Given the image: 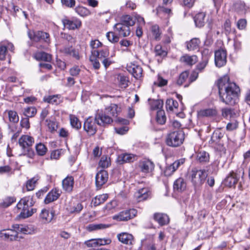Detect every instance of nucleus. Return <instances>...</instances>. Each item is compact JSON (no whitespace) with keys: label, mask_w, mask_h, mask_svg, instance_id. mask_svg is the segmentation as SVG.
Masks as SVG:
<instances>
[{"label":"nucleus","mask_w":250,"mask_h":250,"mask_svg":"<svg viewBox=\"0 0 250 250\" xmlns=\"http://www.w3.org/2000/svg\"><path fill=\"white\" fill-rule=\"evenodd\" d=\"M149 195L148 189L146 188L140 189L135 193V197L138 202L143 201L147 199Z\"/></svg>","instance_id":"nucleus-24"},{"label":"nucleus","mask_w":250,"mask_h":250,"mask_svg":"<svg viewBox=\"0 0 250 250\" xmlns=\"http://www.w3.org/2000/svg\"><path fill=\"white\" fill-rule=\"evenodd\" d=\"M37 113V109L34 107H29L25 108L24 111V115L28 117H32L35 116Z\"/></svg>","instance_id":"nucleus-50"},{"label":"nucleus","mask_w":250,"mask_h":250,"mask_svg":"<svg viewBox=\"0 0 250 250\" xmlns=\"http://www.w3.org/2000/svg\"><path fill=\"white\" fill-rule=\"evenodd\" d=\"M108 197V196L107 194H103L96 196L92 200V203L94 206H98L104 203L107 199Z\"/></svg>","instance_id":"nucleus-33"},{"label":"nucleus","mask_w":250,"mask_h":250,"mask_svg":"<svg viewBox=\"0 0 250 250\" xmlns=\"http://www.w3.org/2000/svg\"><path fill=\"white\" fill-rule=\"evenodd\" d=\"M224 31L226 35L229 34L231 32V22L229 19L226 20L224 24Z\"/></svg>","instance_id":"nucleus-62"},{"label":"nucleus","mask_w":250,"mask_h":250,"mask_svg":"<svg viewBox=\"0 0 250 250\" xmlns=\"http://www.w3.org/2000/svg\"><path fill=\"white\" fill-rule=\"evenodd\" d=\"M187 188V183L183 178H179L173 184V189L175 191L182 192Z\"/></svg>","instance_id":"nucleus-19"},{"label":"nucleus","mask_w":250,"mask_h":250,"mask_svg":"<svg viewBox=\"0 0 250 250\" xmlns=\"http://www.w3.org/2000/svg\"><path fill=\"white\" fill-rule=\"evenodd\" d=\"M108 179V172L105 170H100L97 173L95 177L96 187L98 188H101L107 182Z\"/></svg>","instance_id":"nucleus-10"},{"label":"nucleus","mask_w":250,"mask_h":250,"mask_svg":"<svg viewBox=\"0 0 250 250\" xmlns=\"http://www.w3.org/2000/svg\"><path fill=\"white\" fill-rule=\"evenodd\" d=\"M206 14L204 12H199L194 17V21L196 26L198 27H202L205 25V18Z\"/></svg>","instance_id":"nucleus-28"},{"label":"nucleus","mask_w":250,"mask_h":250,"mask_svg":"<svg viewBox=\"0 0 250 250\" xmlns=\"http://www.w3.org/2000/svg\"><path fill=\"white\" fill-rule=\"evenodd\" d=\"M154 163L149 160H145L140 161L139 167L141 171L144 173L151 172L154 168Z\"/></svg>","instance_id":"nucleus-15"},{"label":"nucleus","mask_w":250,"mask_h":250,"mask_svg":"<svg viewBox=\"0 0 250 250\" xmlns=\"http://www.w3.org/2000/svg\"><path fill=\"white\" fill-rule=\"evenodd\" d=\"M164 104L163 101L162 100H155L152 103V108L153 109H159L162 110L161 108L163 107Z\"/></svg>","instance_id":"nucleus-59"},{"label":"nucleus","mask_w":250,"mask_h":250,"mask_svg":"<svg viewBox=\"0 0 250 250\" xmlns=\"http://www.w3.org/2000/svg\"><path fill=\"white\" fill-rule=\"evenodd\" d=\"M59 196L60 194L56 190H52L47 194L44 202L45 204H48L56 200Z\"/></svg>","instance_id":"nucleus-30"},{"label":"nucleus","mask_w":250,"mask_h":250,"mask_svg":"<svg viewBox=\"0 0 250 250\" xmlns=\"http://www.w3.org/2000/svg\"><path fill=\"white\" fill-rule=\"evenodd\" d=\"M91 52H96L98 53L96 57H97L100 60L108 57L109 55V49L107 47H104L102 49L100 50H91Z\"/></svg>","instance_id":"nucleus-36"},{"label":"nucleus","mask_w":250,"mask_h":250,"mask_svg":"<svg viewBox=\"0 0 250 250\" xmlns=\"http://www.w3.org/2000/svg\"><path fill=\"white\" fill-rule=\"evenodd\" d=\"M155 52L156 56L164 57L167 54V53L165 51L162 50V46L160 45H157L155 46Z\"/></svg>","instance_id":"nucleus-61"},{"label":"nucleus","mask_w":250,"mask_h":250,"mask_svg":"<svg viewBox=\"0 0 250 250\" xmlns=\"http://www.w3.org/2000/svg\"><path fill=\"white\" fill-rule=\"evenodd\" d=\"M91 50H97V49L102 47L103 44L98 40H91L89 43Z\"/></svg>","instance_id":"nucleus-57"},{"label":"nucleus","mask_w":250,"mask_h":250,"mask_svg":"<svg viewBox=\"0 0 250 250\" xmlns=\"http://www.w3.org/2000/svg\"><path fill=\"white\" fill-rule=\"evenodd\" d=\"M239 176L236 173L231 171L224 181V185L228 187H235L238 182Z\"/></svg>","instance_id":"nucleus-13"},{"label":"nucleus","mask_w":250,"mask_h":250,"mask_svg":"<svg viewBox=\"0 0 250 250\" xmlns=\"http://www.w3.org/2000/svg\"><path fill=\"white\" fill-rule=\"evenodd\" d=\"M54 214V212H51L50 213L48 210L43 209L40 216L44 223H49L53 219Z\"/></svg>","instance_id":"nucleus-29"},{"label":"nucleus","mask_w":250,"mask_h":250,"mask_svg":"<svg viewBox=\"0 0 250 250\" xmlns=\"http://www.w3.org/2000/svg\"><path fill=\"white\" fill-rule=\"evenodd\" d=\"M215 63L218 67H221L226 64L227 62V51L225 49L221 48L216 50L214 53Z\"/></svg>","instance_id":"nucleus-8"},{"label":"nucleus","mask_w":250,"mask_h":250,"mask_svg":"<svg viewBox=\"0 0 250 250\" xmlns=\"http://www.w3.org/2000/svg\"><path fill=\"white\" fill-rule=\"evenodd\" d=\"M220 100L226 104L233 105L238 100L239 87L229 81L227 75L221 78L217 83Z\"/></svg>","instance_id":"nucleus-1"},{"label":"nucleus","mask_w":250,"mask_h":250,"mask_svg":"<svg viewBox=\"0 0 250 250\" xmlns=\"http://www.w3.org/2000/svg\"><path fill=\"white\" fill-rule=\"evenodd\" d=\"M153 217L154 219L161 226L168 224L169 221L168 216L163 213H156L154 214Z\"/></svg>","instance_id":"nucleus-25"},{"label":"nucleus","mask_w":250,"mask_h":250,"mask_svg":"<svg viewBox=\"0 0 250 250\" xmlns=\"http://www.w3.org/2000/svg\"><path fill=\"white\" fill-rule=\"evenodd\" d=\"M61 2L63 5L68 8H73L75 5V0H61Z\"/></svg>","instance_id":"nucleus-64"},{"label":"nucleus","mask_w":250,"mask_h":250,"mask_svg":"<svg viewBox=\"0 0 250 250\" xmlns=\"http://www.w3.org/2000/svg\"><path fill=\"white\" fill-rule=\"evenodd\" d=\"M34 58L38 61H44L50 62L51 59V56L44 52H38L35 54Z\"/></svg>","instance_id":"nucleus-31"},{"label":"nucleus","mask_w":250,"mask_h":250,"mask_svg":"<svg viewBox=\"0 0 250 250\" xmlns=\"http://www.w3.org/2000/svg\"><path fill=\"white\" fill-rule=\"evenodd\" d=\"M105 110L106 113H107L111 117H117L118 113L121 111V108L117 104H112L106 107Z\"/></svg>","instance_id":"nucleus-27"},{"label":"nucleus","mask_w":250,"mask_h":250,"mask_svg":"<svg viewBox=\"0 0 250 250\" xmlns=\"http://www.w3.org/2000/svg\"><path fill=\"white\" fill-rule=\"evenodd\" d=\"M136 160V156L132 154H121L118 157L117 161L120 165L125 163H132Z\"/></svg>","instance_id":"nucleus-18"},{"label":"nucleus","mask_w":250,"mask_h":250,"mask_svg":"<svg viewBox=\"0 0 250 250\" xmlns=\"http://www.w3.org/2000/svg\"><path fill=\"white\" fill-rule=\"evenodd\" d=\"M222 115L224 118H233L236 114L234 109L230 108H224L222 109Z\"/></svg>","instance_id":"nucleus-43"},{"label":"nucleus","mask_w":250,"mask_h":250,"mask_svg":"<svg viewBox=\"0 0 250 250\" xmlns=\"http://www.w3.org/2000/svg\"><path fill=\"white\" fill-rule=\"evenodd\" d=\"M74 181L72 176H67L62 181L63 189L67 192H71L73 190Z\"/></svg>","instance_id":"nucleus-22"},{"label":"nucleus","mask_w":250,"mask_h":250,"mask_svg":"<svg viewBox=\"0 0 250 250\" xmlns=\"http://www.w3.org/2000/svg\"><path fill=\"white\" fill-rule=\"evenodd\" d=\"M167 83V81L163 79L161 76L158 75L157 82L154 83V84L157 85L159 87L165 86Z\"/></svg>","instance_id":"nucleus-60"},{"label":"nucleus","mask_w":250,"mask_h":250,"mask_svg":"<svg viewBox=\"0 0 250 250\" xmlns=\"http://www.w3.org/2000/svg\"><path fill=\"white\" fill-rule=\"evenodd\" d=\"M97 54L98 53L96 52H91V55L89 57V60L95 69H98L100 67V63L98 60L99 59L96 57Z\"/></svg>","instance_id":"nucleus-35"},{"label":"nucleus","mask_w":250,"mask_h":250,"mask_svg":"<svg viewBox=\"0 0 250 250\" xmlns=\"http://www.w3.org/2000/svg\"><path fill=\"white\" fill-rule=\"evenodd\" d=\"M200 41L199 39L193 38L189 42H187V49L189 50H194L198 48Z\"/></svg>","instance_id":"nucleus-34"},{"label":"nucleus","mask_w":250,"mask_h":250,"mask_svg":"<svg viewBox=\"0 0 250 250\" xmlns=\"http://www.w3.org/2000/svg\"><path fill=\"white\" fill-rule=\"evenodd\" d=\"M95 122L92 117H89L84 123L83 128L89 135H93L97 131Z\"/></svg>","instance_id":"nucleus-11"},{"label":"nucleus","mask_w":250,"mask_h":250,"mask_svg":"<svg viewBox=\"0 0 250 250\" xmlns=\"http://www.w3.org/2000/svg\"><path fill=\"white\" fill-rule=\"evenodd\" d=\"M83 205L79 202H69L66 205V209L70 214H77L83 209Z\"/></svg>","instance_id":"nucleus-14"},{"label":"nucleus","mask_w":250,"mask_h":250,"mask_svg":"<svg viewBox=\"0 0 250 250\" xmlns=\"http://www.w3.org/2000/svg\"><path fill=\"white\" fill-rule=\"evenodd\" d=\"M46 122L48 130L50 132L54 133L57 130L58 127V123L57 122L47 119Z\"/></svg>","instance_id":"nucleus-44"},{"label":"nucleus","mask_w":250,"mask_h":250,"mask_svg":"<svg viewBox=\"0 0 250 250\" xmlns=\"http://www.w3.org/2000/svg\"><path fill=\"white\" fill-rule=\"evenodd\" d=\"M37 180V179L33 178L27 181L26 186L28 191L32 190L34 189Z\"/></svg>","instance_id":"nucleus-56"},{"label":"nucleus","mask_w":250,"mask_h":250,"mask_svg":"<svg viewBox=\"0 0 250 250\" xmlns=\"http://www.w3.org/2000/svg\"><path fill=\"white\" fill-rule=\"evenodd\" d=\"M95 120L98 125H104L105 124H109L113 122L111 117L106 113V110H98L95 117Z\"/></svg>","instance_id":"nucleus-6"},{"label":"nucleus","mask_w":250,"mask_h":250,"mask_svg":"<svg viewBox=\"0 0 250 250\" xmlns=\"http://www.w3.org/2000/svg\"><path fill=\"white\" fill-rule=\"evenodd\" d=\"M36 150L39 155L43 156L46 154L47 148L43 144L40 143L36 145Z\"/></svg>","instance_id":"nucleus-45"},{"label":"nucleus","mask_w":250,"mask_h":250,"mask_svg":"<svg viewBox=\"0 0 250 250\" xmlns=\"http://www.w3.org/2000/svg\"><path fill=\"white\" fill-rule=\"evenodd\" d=\"M128 71L136 79H140L142 77L143 69L138 65L134 64L127 67Z\"/></svg>","instance_id":"nucleus-16"},{"label":"nucleus","mask_w":250,"mask_h":250,"mask_svg":"<svg viewBox=\"0 0 250 250\" xmlns=\"http://www.w3.org/2000/svg\"><path fill=\"white\" fill-rule=\"evenodd\" d=\"M151 32L153 36L156 40H160L161 33L160 32L159 27L157 25H154L151 27Z\"/></svg>","instance_id":"nucleus-53"},{"label":"nucleus","mask_w":250,"mask_h":250,"mask_svg":"<svg viewBox=\"0 0 250 250\" xmlns=\"http://www.w3.org/2000/svg\"><path fill=\"white\" fill-rule=\"evenodd\" d=\"M188 76V72L187 71L183 72L179 75L176 83L178 85H181L185 82Z\"/></svg>","instance_id":"nucleus-52"},{"label":"nucleus","mask_w":250,"mask_h":250,"mask_svg":"<svg viewBox=\"0 0 250 250\" xmlns=\"http://www.w3.org/2000/svg\"><path fill=\"white\" fill-rule=\"evenodd\" d=\"M156 120L158 124L160 125H162L165 124L167 118L164 110H159L157 111Z\"/></svg>","instance_id":"nucleus-39"},{"label":"nucleus","mask_w":250,"mask_h":250,"mask_svg":"<svg viewBox=\"0 0 250 250\" xmlns=\"http://www.w3.org/2000/svg\"><path fill=\"white\" fill-rule=\"evenodd\" d=\"M238 126V123L236 120H232L229 122L226 126V129L228 131H233L237 128Z\"/></svg>","instance_id":"nucleus-58"},{"label":"nucleus","mask_w":250,"mask_h":250,"mask_svg":"<svg viewBox=\"0 0 250 250\" xmlns=\"http://www.w3.org/2000/svg\"><path fill=\"white\" fill-rule=\"evenodd\" d=\"M69 118L71 125L73 128L79 129L81 127V123L75 115H70Z\"/></svg>","instance_id":"nucleus-41"},{"label":"nucleus","mask_w":250,"mask_h":250,"mask_svg":"<svg viewBox=\"0 0 250 250\" xmlns=\"http://www.w3.org/2000/svg\"><path fill=\"white\" fill-rule=\"evenodd\" d=\"M34 143V138L29 135H22L19 140V144L23 150L24 155L32 158L34 155L33 150L30 148Z\"/></svg>","instance_id":"nucleus-4"},{"label":"nucleus","mask_w":250,"mask_h":250,"mask_svg":"<svg viewBox=\"0 0 250 250\" xmlns=\"http://www.w3.org/2000/svg\"><path fill=\"white\" fill-rule=\"evenodd\" d=\"M16 201V199L13 197H7L1 202L0 205L1 206L6 208L10 206L12 203Z\"/></svg>","instance_id":"nucleus-51"},{"label":"nucleus","mask_w":250,"mask_h":250,"mask_svg":"<svg viewBox=\"0 0 250 250\" xmlns=\"http://www.w3.org/2000/svg\"><path fill=\"white\" fill-rule=\"evenodd\" d=\"M198 114L201 117H213L217 114L216 110L213 108H207L200 110Z\"/></svg>","instance_id":"nucleus-32"},{"label":"nucleus","mask_w":250,"mask_h":250,"mask_svg":"<svg viewBox=\"0 0 250 250\" xmlns=\"http://www.w3.org/2000/svg\"><path fill=\"white\" fill-rule=\"evenodd\" d=\"M9 120L10 122L17 123L19 122V118L17 113L14 110L8 111Z\"/></svg>","instance_id":"nucleus-49"},{"label":"nucleus","mask_w":250,"mask_h":250,"mask_svg":"<svg viewBox=\"0 0 250 250\" xmlns=\"http://www.w3.org/2000/svg\"><path fill=\"white\" fill-rule=\"evenodd\" d=\"M180 61L188 65H192L198 61V58L196 55L189 56L186 54L181 57Z\"/></svg>","instance_id":"nucleus-26"},{"label":"nucleus","mask_w":250,"mask_h":250,"mask_svg":"<svg viewBox=\"0 0 250 250\" xmlns=\"http://www.w3.org/2000/svg\"><path fill=\"white\" fill-rule=\"evenodd\" d=\"M197 159L200 163H206L209 161V154L205 151H200L197 155Z\"/></svg>","instance_id":"nucleus-38"},{"label":"nucleus","mask_w":250,"mask_h":250,"mask_svg":"<svg viewBox=\"0 0 250 250\" xmlns=\"http://www.w3.org/2000/svg\"><path fill=\"white\" fill-rule=\"evenodd\" d=\"M35 204L33 200V197L27 196L21 199L17 205V208L21 211L19 214L20 218H26L31 216L35 212L37 211L36 208H31Z\"/></svg>","instance_id":"nucleus-2"},{"label":"nucleus","mask_w":250,"mask_h":250,"mask_svg":"<svg viewBox=\"0 0 250 250\" xmlns=\"http://www.w3.org/2000/svg\"><path fill=\"white\" fill-rule=\"evenodd\" d=\"M207 175V172L205 169H192L191 174V182L194 187H199L204 183Z\"/></svg>","instance_id":"nucleus-5"},{"label":"nucleus","mask_w":250,"mask_h":250,"mask_svg":"<svg viewBox=\"0 0 250 250\" xmlns=\"http://www.w3.org/2000/svg\"><path fill=\"white\" fill-rule=\"evenodd\" d=\"M10 229L8 232L2 233V234L7 238L11 241L16 240L18 238V232L14 229Z\"/></svg>","instance_id":"nucleus-42"},{"label":"nucleus","mask_w":250,"mask_h":250,"mask_svg":"<svg viewBox=\"0 0 250 250\" xmlns=\"http://www.w3.org/2000/svg\"><path fill=\"white\" fill-rule=\"evenodd\" d=\"M120 23L130 27V26L134 25L135 21L129 15H125L122 17Z\"/></svg>","instance_id":"nucleus-37"},{"label":"nucleus","mask_w":250,"mask_h":250,"mask_svg":"<svg viewBox=\"0 0 250 250\" xmlns=\"http://www.w3.org/2000/svg\"><path fill=\"white\" fill-rule=\"evenodd\" d=\"M119 241L126 245H132L134 240L133 236L127 232H122L117 235Z\"/></svg>","instance_id":"nucleus-17"},{"label":"nucleus","mask_w":250,"mask_h":250,"mask_svg":"<svg viewBox=\"0 0 250 250\" xmlns=\"http://www.w3.org/2000/svg\"><path fill=\"white\" fill-rule=\"evenodd\" d=\"M208 63V61L207 58L203 59V60H202V61L196 66V69L200 72H202L206 67Z\"/></svg>","instance_id":"nucleus-63"},{"label":"nucleus","mask_w":250,"mask_h":250,"mask_svg":"<svg viewBox=\"0 0 250 250\" xmlns=\"http://www.w3.org/2000/svg\"><path fill=\"white\" fill-rule=\"evenodd\" d=\"M117 79L119 83L120 86L122 88H126L128 86L129 80L127 77L120 74L118 75Z\"/></svg>","instance_id":"nucleus-40"},{"label":"nucleus","mask_w":250,"mask_h":250,"mask_svg":"<svg viewBox=\"0 0 250 250\" xmlns=\"http://www.w3.org/2000/svg\"><path fill=\"white\" fill-rule=\"evenodd\" d=\"M13 228L17 231L24 234H31L34 233V230L32 227L29 226L15 224L13 225Z\"/></svg>","instance_id":"nucleus-20"},{"label":"nucleus","mask_w":250,"mask_h":250,"mask_svg":"<svg viewBox=\"0 0 250 250\" xmlns=\"http://www.w3.org/2000/svg\"><path fill=\"white\" fill-rule=\"evenodd\" d=\"M178 103L176 100L172 99H167L166 101V107L167 110L173 111V108H177Z\"/></svg>","instance_id":"nucleus-47"},{"label":"nucleus","mask_w":250,"mask_h":250,"mask_svg":"<svg viewBox=\"0 0 250 250\" xmlns=\"http://www.w3.org/2000/svg\"><path fill=\"white\" fill-rule=\"evenodd\" d=\"M62 22L66 28L69 30H75L79 29L82 26L81 21L76 18L73 17L69 19L65 17L62 19Z\"/></svg>","instance_id":"nucleus-7"},{"label":"nucleus","mask_w":250,"mask_h":250,"mask_svg":"<svg viewBox=\"0 0 250 250\" xmlns=\"http://www.w3.org/2000/svg\"><path fill=\"white\" fill-rule=\"evenodd\" d=\"M116 32H108L106 33V38L110 42L116 43L119 41V36L116 35Z\"/></svg>","instance_id":"nucleus-48"},{"label":"nucleus","mask_w":250,"mask_h":250,"mask_svg":"<svg viewBox=\"0 0 250 250\" xmlns=\"http://www.w3.org/2000/svg\"><path fill=\"white\" fill-rule=\"evenodd\" d=\"M75 12L82 17H85L90 15V11L86 8L78 6L75 8Z\"/></svg>","instance_id":"nucleus-46"},{"label":"nucleus","mask_w":250,"mask_h":250,"mask_svg":"<svg viewBox=\"0 0 250 250\" xmlns=\"http://www.w3.org/2000/svg\"><path fill=\"white\" fill-rule=\"evenodd\" d=\"M223 137V134L220 131H214L211 137L210 141L214 143H218Z\"/></svg>","instance_id":"nucleus-54"},{"label":"nucleus","mask_w":250,"mask_h":250,"mask_svg":"<svg viewBox=\"0 0 250 250\" xmlns=\"http://www.w3.org/2000/svg\"><path fill=\"white\" fill-rule=\"evenodd\" d=\"M184 133L182 130H176L168 133L166 142L167 145L172 147H177L183 144L184 140Z\"/></svg>","instance_id":"nucleus-3"},{"label":"nucleus","mask_w":250,"mask_h":250,"mask_svg":"<svg viewBox=\"0 0 250 250\" xmlns=\"http://www.w3.org/2000/svg\"><path fill=\"white\" fill-rule=\"evenodd\" d=\"M114 31L116 32L119 37H126L130 34V29L128 26L117 23L114 26Z\"/></svg>","instance_id":"nucleus-12"},{"label":"nucleus","mask_w":250,"mask_h":250,"mask_svg":"<svg viewBox=\"0 0 250 250\" xmlns=\"http://www.w3.org/2000/svg\"><path fill=\"white\" fill-rule=\"evenodd\" d=\"M109 240L98 238L89 240L85 243L89 247H95L109 244Z\"/></svg>","instance_id":"nucleus-23"},{"label":"nucleus","mask_w":250,"mask_h":250,"mask_svg":"<svg viewBox=\"0 0 250 250\" xmlns=\"http://www.w3.org/2000/svg\"><path fill=\"white\" fill-rule=\"evenodd\" d=\"M29 38L35 42L41 40L48 42L49 41V35L46 32L38 31L37 32L29 31L28 33Z\"/></svg>","instance_id":"nucleus-9"},{"label":"nucleus","mask_w":250,"mask_h":250,"mask_svg":"<svg viewBox=\"0 0 250 250\" xmlns=\"http://www.w3.org/2000/svg\"><path fill=\"white\" fill-rule=\"evenodd\" d=\"M133 211L134 210L131 209L124 210L114 215L113 219L118 221H128L132 218L130 212Z\"/></svg>","instance_id":"nucleus-21"},{"label":"nucleus","mask_w":250,"mask_h":250,"mask_svg":"<svg viewBox=\"0 0 250 250\" xmlns=\"http://www.w3.org/2000/svg\"><path fill=\"white\" fill-rule=\"evenodd\" d=\"M99 166L102 168H106L110 165V160L109 158H107L106 156L102 157L99 163Z\"/></svg>","instance_id":"nucleus-55"}]
</instances>
